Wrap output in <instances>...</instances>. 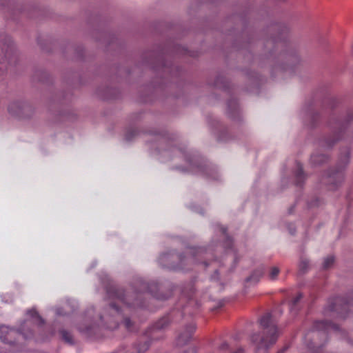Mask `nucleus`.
<instances>
[{"instance_id":"nucleus-33","label":"nucleus","mask_w":353,"mask_h":353,"mask_svg":"<svg viewBox=\"0 0 353 353\" xmlns=\"http://www.w3.org/2000/svg\"><path fill=\"white\" fill-rule=\"evenodd\" d=\"M169 257H170L169 254H163L161 255V256L159 258V260H160L161 263H162L163 261H164L165 260H166Z\"/></svg>"},{"instance_id":"nucleus-2","label":"nucleus","mask_w":353,"mask_h":353,"mask_svg":"<svg viewBox=\"0 0 353 353\" xmlns=\"http://www.w3.org/2000/svg\"><path fill=\"white\" fill-rule=\"evenodd\" d=\"M260 326L263 331L261 333L254 334L251 341L256 347L259 350H268L276 343L279 335L277 326L273 323L270 314H265L259 320Z\"/></svg>"},{"instance_id":"nucleus-10","label":"nucleus","mask_w":353,"mask_h":353,"mask_svg":"<svg viewBox=\"0 0 353 353\" xmlns=\"http://www.w3.org/2000/svg\"><path fill=\"white\" fill-rule=\"evenodd\" d=\"M279 58L286 61L287 66H292L299 62V57L296 53L292 50H285L279 54Z\"/></svg>"},{"instance_id":"nucleus-39","label":"nucleus","mask_w":353,"mask_h":353,"mask_svg":"<svg viewBox=\"0 0 353 353\" xmlns=\"http://www.w3.org/2000/svg\"><path fill=\"white\" fill-rule=\"evenodd\" d=\"M174 153H175L176 154H181V153H182V152H181V150H177V149H174Z\"/></svg>"},{"instance_id":"nucleus-35","label":"nucleus","mask_w":353,"mask_h":353,"mask_svg":"<svg viewBox=\"0 0 353 353\" xmlns=\"http://www.w3.org/2000/svg\"><path fill=\"white\" fill-rule=\"evenodd\" d=\"M185 353H197V352L194 348H190V349H188V350H186L185 352Z\"/></svg>"},{"instance_id":"nucleus-25","label":"nucleus","mask_w":353,"mask_h":353,"mask_svg":"<svg viewBox=\"0 0 353 353\" xmlns=\"http://www.w3.org/2000/svg\"><path fill=\"white\" fill-rule=\"evenodd\" d=\"M303 294L301 293H299L296 297H294L290 303V310L291 312H293L296 310V307L297 306V304L300 301V300L302 299Z\"/></svg>"},{"instance_id":"nucleus-9","label":"nucleus","mask_w":353,"mask_h":353,"mask_svg":"<svg viewBox=\"0 0 353 353\" xmlns=\"http://www.w3.org/2000/svg\"><path fill=\"white\" fill-rule=\"evenodd\" d=\"M196 330L195 324L193 322L189 323L179 334L177 344L183 345L188 342L193 336Z\"/></svg>"},{"instance_id":"nucleus-8","label":"nucleus","mask_w":353,"mask_h":353,"mask_svg":"<svg viewBox=\"0 0 353 353\" xmlns=\"http://www.w3.org/2000/svg\"><path fill=\"white\" fill-rule=\"evenodd\" d=\"M352 305V303L344 297H335L330 300L328 310L336 312L343 316V312H346L347 309Z\"/></svg>"},{"instance_id":"nucleus-32","label":"nucleus","mask_w":353,"mask_h":353,"mask_svg":"<svg viewBox=\"0 0 353 353\" xmlns=\"http://www.w3.org/2000/svg\"><path fill=\"white\" fill-rule=\"evenodd\" d=\"M219 348L222 351H227V350H230V346L229 345L224 342L220 346H219Z\"/></svg>"},{"instance_id":"nucleus-17","label":"nucleus","mask_w":353,"mask_h":353,"mask_svg":"<svg viewBox=\"0 0 353 353\" xmlns=\"http://www.w3.org/2000/svg\"><path fill=\"white\" fill-rule=\"evenodd\" d=\"M214 85L219 89L226 90L228 88V82L223 75H218L214 83Z\"/></svg>"},{"instance_id":"nucleus-16","label":"nucleus","mask_w":353,"mask_h":353,"mask_svg":"<svg viewBox=\"0 0 353 353\" xmlns=\"http://www.w3.org/2000/svg\"><path fill=\"white\" fill-rule=\"evenodd\" d=\"M170 323V317L164 316L159 319L153 326L149 334H154L157 330H160L166 327Z\"/></svg>"},{"instance_id":"nucleus-13","label":"nucleus","mask_w":353,"mask_h":353,"mask_svg":"<svg viewBox=\"0 0 353 353\" xmlns=\"http://www.w3.org/2000/svg\"><path fill=\"white\" fill-rule=\"evenodd\" d=\"M330 157L328 154L321 153H314L310 157V164L314 166H320L326 163L330 160Z\"/></svg>"},{"instance_id":"nucleus-34","label":"nucleus","mask_w":353,"mask_h":353,"mask_svg":"<svg viewBox=\"0 0 353 353\" xmlns=\"http://www.w3.org/2000/svg\"><path fill=\"white\" fill-rule=\"evenodd\" d=\"M79 330L81 332H85V333H89L90 332V330H92V327H86L85 328H83V327H79Z\"/></svg>"},{"instance_id":"nucleus-36","label":"nucleus","mask_w":353,"mask_h":353,"mask_svg":"<svg viewBox=\"0 0 353 353\" xmlns=\"http://www.w3.org/2000/svg\"><path fill=\"white\" fill-rule=\"evenodd\" d=\"M287 350V347H284L281 349H280L279 350H278V352L276 353H284Z\"/></svg>"},{"instance_id":"nucleus-4","label":"nucleus","mask_w":353,"mask_h":353,"mask_svg":"<svg viewBox=\"0 0 353 353\" xmlns=\"http://www.w3.org/2000/svg\"><path fill=\"white\" fill-rule=\"evenodd\" d=\"M327 126L332 130V133L324 135L318 141L319 148L323 150H332L341 138L343 133L346 128V123L339 120L332 116L327 121Z\"/></svg>"},{"instance_id":"nucleus-29","label":"nucleus","mask_w":353,"mask_h":353,"mask_svg":"<svg viewBox=\"0 0 353 353\" xmlns=\"http://www.w3.org/2000/svg\"><path fill=\"white\" fill-rule=\"evenodd\" d=\"M268 44H276V48H283L285 46V43L283 41H278L276 39L268 40L267 41Z\"/></svg>"},{"instance_id":"nucleus-3","label":"nucleus","mask_w":353,"mask_h":353,"mask_svg":"<svg viewBox=\"0 0 353 353\" xmlns=\"http://www.w3.org/2000/svg\"><path fill=\"white\" fill-rule=\"evenodd\" d=\"M28 314L32 318V320H27L23 322L19 330L10 329L7 326H0V339L5 343L14 344L19 337L28 339L33 336L32 330L30 327L33 321H38L41 324L43 323V320L34 310H29Z\"/></svg>"},{"instance_id":"nucleus-31","label":"nucleus","mask_w":353,"mask_h":353,"mask_svg":"<svg viewBox=\"0 0 353 353\" xmlns=\"http://www.w3.org/2000/svg\"><path fill=\"white\" fill-rule=\"evenodd\" d=\"M308 265V262L306 260H302L300 263L299 267L303 272L305 271Z\"/></svg>"},{"instance_id":"nucleus-1","label":"nucleus","mask_w":353,"mask_h":353,"mask_svg":"<svg viewBox=\"0 0 353 353\" xmlns=\"http://www.w3.org/2000/svg\"><path fill=\"white\" fill-rule=\"evenodd\" d=\"M107 294L108 298L112 301L109 305V309L111 311L110 316H113L112 323L107 325L108 328H116L119 325V321L123 319L126 329L131 331L132 322L129 318L123 317L121 308L125 307L130 309L132 306L139 307H143L144 304L140 299L141 294L138 292L134 293L136 298L132 302H130L129 293L125 294L122 289L118 288L114 285H111L107 288Z\"/></svg>"},{"instance_id":"nucleus-41","label":"nucleus","mask_w":353,"mask_h":353,"mask_svg":"<svg viewBox=\"0 0 353 353\" xmlns=\"http://www.w3.org/2000/svg\"><path fill=\"white\" fill-rule=\"evenodd\" d=\"M205 265H208V263L206 262H204Z\"/></svg>"},{"instance_id":"nucleus-12","label":"nucleus","mask_w":353,"mask_h":353,"mask_svg":"<svg viewBox=\"0 0 353 353\" xmlns=\"http://www.w3.org/2000/svg\"><path fill=\"white\" fill-rule=\"evenodd\" d=\"M227 114L231 119H239L240 117V110L238 102L236 99H230L227 103Z\"/></svg>"},{"instance_id":"nucleus-19","label":"nucleus","mask_w":353,"mask_h":353,"mask_svg":"<svg viewBox=\"0 0 353 353\" xmlns=\"http://www.w3.org/2000/svg\"><path fill=\"white\" fill-rule=\"evenodd\" d=\"M221 230L222 234H223V235L224 236V238H225V242H224L223 246L226 249V250L228 251V250L232 249V245H233L232 240L230 239V236H228L227 235V234H226V230H226L225 228L222 227L221 228Z\"/></svg>"},{"instance_id":"nucleus-15","label":"nucleus","mask_w":353,"mask_h":353,"mask_svg":"<svg viewBox=\"0 0 353 353\" xmlns=\"http://www.w3.org/2000/svg\"><path fill=\"white\" fill-rule=\"evenodd\" d=\"M34 114V108L28 103H23V108L17 119H28L32 118Z\"/></svg>"},{"instance_id":"nucleus-20","label":"nucleus","mask_w":353,"mask_h":353,"mask_svg":"<svg viewBox=\"0 0 353 353\" xmlns=\"http://www.w3.org/2000/svg\"><path fill=\"white\" fill-rule=\"evenodd\" d=\"M292 169V173L294 174V176H303L304 174L303 168V165L300 162L296 161Z\"/></svg>"},{"instance_id":"nucleus-18","label":"nucleus","mask_w":353,"mask_h":353,"mask_svg":"<svg viewBox=\"0 0 353 353\" xmlns=\"http://www.w3.org/2000/svg\"><path fill=\"white\" fill-rule=\"evenodd\" d=\"M307 347L312 353H323V347L324 344H319L316 341L309 342Z\"/></svg>"},{"instance_id":"nucleus-21","label":"nucleus","mask_w":353,"mask_h":353,"mask_svg":"<svg viewBox=\"0 0 353 353\" xmlns=\"http://www.w3.org/2000/svg\"><path fill=\"white\" fill-rule=\"evenodd\" d=\"M264 272L263 270H257L254 271L250 276L247 279V282H257L259 279L263 276Z\"/></svg>"},{"instance_id":"nucleus-26","label":"nucleus","mask_w":353,"mask_h":353,"mask_svg":"<svg viewBox=\"0 0 353 353\" xmlns=\"http://www.w3.org/2000/svg\"><path fill=\"white\" fill-rule=\"evenodd\" d=\"M217 139L220 141H228L231 138L228 134V130H224L217 136Z\"/></svg>"},{"instance_id":"nucleus-7","label":"nucleus","mask_w":353,"mask_h":353,"mask_svg":"<svg viewBox=\"0 0 353 353\" xmlns=\"http://www.w3.org/2000/svg\"><path fill=\"white\" fill-rule=\"evenodd\" d=\"M350 149L345 148L341 152V154L336 167L331 170L329 176H334L335 175L342 174L347 167L350 162Z\"/></svg>"},{"instance_id":"nucleus-37","label":"nucleus","mask_w":353,"mask_h":353,"mask_svg":"<svg viewBox=\"0 0 353 353\" xmlns=\"http://www.w3.org/2000/svg\"><path fill=\"white\" fill-rule=\"evenodd\" d=\"M232 353H243V350L241 348H239L236 351H235Z\"/></svg>"},{"instance_id":"nucleus-5","label":"nucleus","mask_w":353,"mask_h":353,"mask_svg":"<svg viewBox=\"0 0 353 353\" xmlns=\"http://www.w3.org/2000/svg\"><path fill=\"white\" fill-rule=\"evenodd\" d=\"M206 254V250L202 248L188 249V250L185 252V255L179 256L180 264L179 266L172 265H168V267L174 270H185V268L183 267V265H185L186 262L190 263H199V257H203V256Z\"/></svg>"},{"instance_id":"nucleus-11","label":"nucleus","mask_w":353,"mask_h":353,"mask_svg":"<svg viewBox=\"0 0 353 353\" xmlns=\"http://www.w3.org/2000/svg\"><path fill=\"white\" fill-rule=\"evenodd\" d=\"M305 116L307 125L310 128H314L318 124L320 119V115L312 106L306 108Z\"/></svg>"},{"instance_id":"nucleus-40","label":"nucleus","mask_w":353,"mask_h":353,"mask_svg":"<svg viewBox=\"0 0 353 353\" xmlns=\"http://www.w3.org/2000/svg\"><path fill=\"white\" fill-rule=\"evenodd\" d=\"M294 228H291V226L289 227V231L290 232V234H294Z\"/></svg>"},{"instance_id":"nucleus-14","label":"nucleus","mask_w":353,"mask_h":353,"mask_svg":"<svg viewBox=\"0 0 353 353\" xmlns=\"http://www.w3.org/2000/svg\"><path fill=\"white\" fill-rule=\"evenodd\" d=\"M23 103H25V101H14L11 102L8 106V111L9 114L12 117L17 118L20 112L23 110Z\"/></svg>"},{"instance_id":"nucleus-22","label":"nucleus","mask_w":353,"mask_h":353,"mask_svg":"<svg viewBox=\"0 0 353 353\" xmlns=\"http://www.w3.org/2000/svg\"><path fill=\"white\" fill-rule=\"evenodd\" d=\"M150 342L148 340H145L143 341V343L142 344V342H140L139 343L136 345V349L137 350L138 353H143L145 352L150 347Z\"/></svg>"},{"instance_id":"nucleus-23","label":"nucleus","mask_w":353,"mask_h":353,"mask_svg":"<svg viewBox=\"0 0 353 353\" xmlns=\"http://www.w3.org/2000/svg\"><path fill=\"white\" fill-rule=\"evenodd\" d=\"M60 334L61 336L62 339L64 340L66 343L70 344L73 343L72 336L70 332H67L65 330H61L60 331Z\"/></svg>"},{"instance_id":"nucleus-24","label":"nucleus","mask_w":353,"mask_h":353,"mask_svg":"<svg viewBox=\"0 0 353 353\" xmlns=\"http://www.w3.org/2000/svg\"><path fill=\"white\" fill-rule=\"evenodd\" d=\"M152 285L153 284H148L145 283H142L143 288L148 293L152 294L153 296L156 297L157 299H165L164 297H160L156 293L154 292L152 290Z\"/></svg>"},{"instance_id":"nucleus-28","label":"nucleus","mask_w":353,"mask_h":353,"mask_svg":"<svg viewBox=\"0 0 353 353\" xmlns=\"http://www.w3.org/2000/svg\"><path fill=\"white\" fill-rule=\"evenodd\" d=\"M279 269L278 268H276V267L272 268L270 270V274H269L270 279L272 280H274L279 275Z\"/></svg>"},{"instance_id":"nucleus-27","label":"nucleus","mask_w":353,"mask_h":353,"mask_svg":"<svg viewBox=\"0 0 353 353\" xmlns=\"http://www.w3.org/2000/svg\"><path fill=\"white\" fill-rule=\"evenodd\" d=\"M334 259L332 256H329L325 259L323 262V268L327 269L334 263Z\"/></svg>"},{"instance_id":"nucleus-6","label":"nucleus","mask_w":353,"mask_h":353,"mask_svg":"<svg viewBox=\"0 0 353 353\" xmlns=\"http://www.w3.org/2000/svg\"><path fill=\"white\" fill-rule=\"evenodd\" d=\"M338 329V326L332 322L327 321H317L314 323L310 334L314 339L319 338L321 335L323 337L327 338L330 331H336ZM309 334L310 333L307 335Z\"/></svg>"},{"instance_id":"nucleus-30","label":"nucleus","mask_w":353,"mask_h":353,"mask_svg":"<svg viewBox=\"0 0 353 353\" xmlns=\"http://www.w3.org/2000/svg\"><path fill=\"white\" fill-rule=\"evenodd\" d=\"M138 132L136 130H132L128 131L125 136L127 141H131L132 138L137 134Z\"/></svg>"},{"instance_id":"nucleus-38","label":"nucleus","mask_w":353,"mask_h":353,"mask_svg":"<svg viewBox=\"0 0 353 353\" xmlns=\"http://www.w3.org/2000/svg\"><path fill=\"white\" fill-rule=\"evenodd\" d=\"M101 319L103 321L108 320V316L105 314V315H103V316H101Z\"/></svg>"}]
</instances>
